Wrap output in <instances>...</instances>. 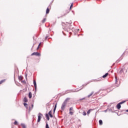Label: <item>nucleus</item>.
Instances as JSON below:
<instances>
[{
  "label": "nucleus",
  "mask_w": 128,
  "mask_h": 128,
  "mask_svg": "<svg viewBox=\"0 0 128 128\" xmlns=\"http://www.w3.org/2000/svg\"><path fill=\"white\" fill-rule=\"evenodd\" d=\"M34 84L35 90H36V80H34Z\"/></svg>",
  "instance_id": "5"
},
{
  "label": "nucleus",
  "mask_w": 128,
  "mask_h": 128,
  "mask_svg": "<svg viewBox=\"0 0 128 128\" xmlns=\"http://www.w3.org/2000/svg\"><path fill=\"white\" fill-rule=\"evenodd\" d=\"M32 92H30L29 94H28L29 98H32Z\"/></svg>",
  "instance_id": "6"
},
{
  "label": "nucleus",
  "mask_w": 128,
  "mask_h": 128,
  "mask_svg": "<svg viewBox=\"0 0 128 128\" xmlns=\"http://www.w3.org/2000/svg\"><path fill=\"white\" fill-rule=\"evenodd\" d=\"M70 100V98H67L65 100L64 102H66H66H68V100Z\"/></svg>",
  "instance_id": "23"
},
{
  "label": "nucleus",
  "mask_w": 128,
  "mask_h": 128,
  "mask_svg": "<svg viewBox=\"0 0 128 128\" xmlns=\"http://www.w3.org/2000/svg\"><path fill=\"white\" fill-rule=\"evenodd\" d=\"M40 43L39 44V45H38V48H37V50H38V48H40Z\"/></svg>",
  "instance_id": "27"
},
{
  "label": "nucleus",
  "mask_w": 128,
  "mask_h": 128,
  "mask_svg": "<svg viewBox=\"0 0 128 128\" xmlns=\"http://www.w3.org/2000/svg\"><path fill=\"white\" fill-rule=\"evenodd\" d=\"M115 78H116V80H117L116 77Z\"/></svg>",
  "instance_id": "30"
},
{
  "label": "nucleus",
  "mask_w": 128,
  "mask_h": 128,
  "mask_svg": "<svg viewBox=\"0 0 128 128\" xmlns=\"http://www.w3.org/2000/svg\"><path fill=\"white\" fill-rule=\"evenodd\" d=\"M108 76V73H106L104 75L102 76V78H106Z\"/></svg>",
  "instance_id": "9"
},
{
  "label": "nucleus",
  "mask_w": 128,
  "mask_h": 128,
  "mask_svg": "<svg viewBox=\"0 0 128 128\" xmlns=\"http://www.w3.org/2000/svg\"><path fill=\"white\" fill-rule=\"evenodd\" d=\"M46 119L48 120H50V117L48 116V114H46Z\"/></svg>",
  "instance_id": "8"
},
{
  "label": "nucleus",
  "mask_w": 128,
  "mask_h": 128,
  "mask_svg": "<svg viewBox=\"0 0 128 128\" xmlns=\"http://www.w3.org/2000/svg\"><path fill=\"white\" fill-rule=\"evenodd\" d=\"M72 6H73V4H72L70 5V8H72Z\"/></svg>",
  "instance_id": "28"
},
{
  "label": "nucleus",
  "mask_w": 128,
  "mask_h": 128,
  "mask_svg": "<svg viewBox=\"0 0 128 128\" xmlns=\"http://www.w3.org/2000/svg\"><path fill=\"white\" fill-rule=\"evenodd\" d=\"M124 102H126V101H123V102H120L119 104H118L116 106V108H118V110H120V108H121V104H124Z\"/></svg>",
  "instance_id": "2"
},
{
  "label": "nucleus",
  "mask_w": 128,
  "mask_h": 128,
  "mask_svg": "<svg viewBox=\"0 0 128 128\" xmlns=\"http://www.w3.org/2000/svg\"><path fill=\"white\" fill-rule=\"evenodd\" d=\"M24 107H25V108H28V104H26V103H24Z\"/></svg>",
  "instance_id": "18"
},
{
  "label": "nucleus",
  "mask_w": 128,
  "mask_h": 128,
  "mask_svg": "<svg viewBox=\"0 0 128 128\" xmlns=\"http://www.w3.org/2000/svg\"><path fill=\"white\" fill-rule=\"evenodd\" d=\"M18 80H22V76H18Z\"/></svg>",
  "instance_id": "14"
},
{
  "label": "nucleus",
  "mask_w": 128,
  "mask_h": 128,
  "mask_svg": "<svg viewBox=\"0 0 128 128\" xmlns=\"http://www.w3.org/2000/svg\"><path fill=\"white\" fill-rule=\"evenodd\" d=\"M46 18H44L43 20H42V24L46 22Z\"/></svg>",
  "instance_id": "16"
},
{
  "label": "nucleus",
  "mask_w": 128,
  "mask_h": 128,
  "mask_svg": "<svg viewBox=\"0 0 128 128\" xmlns=\"http://www.w3.org/2000/svg\"><path fill=\"white\" fill-rule=\"evenodd\" d=\"M21 126H22V128H26V124H22Z\"/></svg>",
  "instance_id": "12"
},
{
  "label": "nucleus",
  "mask_w": 128,
  "mask_h": 128,
  "mask_svg": "<svg viewBox=\"0 0 128 128\" xmlns=\"http://www.w3.org/2000/svg\"><path fill=\"white\" fill-rule=\"evenodd\" d=\"M99 124L100 126H102V120H99Z\"/></svg>",
  "instance_id": "13"
},
{
  "label": "nucleus",
  "mask_w": 128,
  "mask_h": 128,
  "mask_svg": "<svg viewBox=\"0 0 128 128\" xmlns=\"http://www.w3.org/2000/svg\"><path fill=\"white\" fill-rule=\"evenodd\" d=\"M6 82V80H2L1 81H0V84H2V82Z\"/></svg>",
  "instance_id": "17"
},
{
  "label": "nucleus",
  "mask_w": 128,
  "mask_h": 128,
  "mask_svg": "<svg viewBox=\"0 0 128 128\" xmlns=\"http://www.w3.org/2000/svg\"><path fill=\"white\" fill-rule=\"evenodd\" d=\"M90 112H92V110H89L88 112H87V114H90Z\"/></svg>",
  "instance_id": "19"
},
{
  "label": "nucleus",
  "mask_w": 128,
  "mask_h": 128,
  "mask_svg": "<svg viewBox=\"0 0 128 128\" xmlns=\"http://www.w3.org/2000/svg\"><path fill=\"white\" fill-rule=\"evenodd\" d=\"M84 98H83L82 99H80V100H84Z\"/></svg>",
  "instance_id": "29"
},
{
  "label": "nucleus",
  "mask_w": 128,
  "mask_h": 128,
  "mask_svg": "<svg viewBox=\"0 0 128 128\" xmlns=\"http://www.w3.org/2000/svg\"><path fill=\"white\" fill-rule=\"evenodd\" d=\"M24 102H28V98H27L26 97H25V98H24Z\"/></svg>",
  "instance_id": "11"
},
{
  "label": "nucleus",
  "mask_w": 128,
  "mask_h": 128,
  "mask_svg": "<svg viewBox=\"0 0 128 128\" xmlns=\"http://www.w3.org/2000/svg\"><path fill=\"white\" fill-rule=\"evenodd\" d=\"M70 114H71V116H72L74 114V112L70 111Z\"/></svg>",
  "instance_id": "22"
},
{
  "label": "nucleus",
  "mask_w": 128,
  "mask_h": 128,
  "mask_svg": "<svg viewBox=\"0 0 128 128\" xmlns=\"http://www.w3.org/2000/svg\"><path fill=\"white\" fill-rule=\"evenodd\" d=\"M46 128H50V127L48 126V123H46Z\"/></svg>",
  "instance_id": "21"
},
{
  "label": "nucleus",
  "mask_w": 128,
  "mask_h": 128,
  "mask_svg": "<svg viewBox=\"0 0 128 128\" xmlns=\"http://www.w3.org/2000/svg\"><path fill=\"white\" fill-rule=\"evenodd\" d=\"M50 12V8H47L46 10V14H48Z\"/></svg>",
  "instance_id": "15"
},
{
  "label": "nucleus",
  "mask_w": 128,
  "mask_h": 128,
  "mask_svg": "<svg viewBox=\"0 0 128 128\" xmlns=\"http://www.w3.org/2000/svg\"><path fill=\"white\" fill-rule=\"evenodd\" d=\"M48 114L50 118H52V111H50Z\"/></svg>",
  "instance_id": "7"
},
{
  "label": "nucleus",
  "mask_w": 128,
  "mask_h": 128,
  "mask_svg": "<svg viewBox=\"0 0 128 128\" xmlns=\"http://www.w3.org/2000/svg\"><path fill=\"white\" fill-rule=\"evenodd\" d=\"M94 82H98V80H94Z\"/></svg>",
  "instance_id": "33"
},
{
  "label": "nucleus",
  "mask_w": 128,
  "mask_h": 128,
  "mask_svg": "<svg viewBox=\"0 0 128 128\" xmlns=\"http://www.w3.org/2000/svg\"><path fill=\"white\" fill-rule=\"evenodd\" d=\"M42 113H39L38 120V122H40V118H42Z\"/></svg>",
  "instance_id": "3"
},
{
  "label": "nucleus",
  "mask_w": 128,
  "mask_h": 128,
  "mask_svg": "<svg viewBox=\"0 0 128 128\" xmlns=\"http://www.w3.org/2000/svg\"><path fill=\"white\" fill-rule=\"evenodd\" d=\"M14 124H18V122L15 121V122H14Z\"/></svg>",
  "instance_id": "26"
},
{
  "label": "nucleus",
  "mask_w": 128,
  "mask_h": 128,
  "mask_svg": "<svg viewBox=\"0 0 128 128\" xmlns=\"http://www.w3.org/2000/svg\"><path fill=\"white\" fill-rule=\"evenodd\" d=\"M66 106V101H64V102L62 104V105L61 106L62 110H64Z\"/></svg>",
  "instance_id": "1"
},
{
  "label": "nucleus",
  "mask_w": 128,
  "mask_h": 128,
  "mask_svg": "<svg viewBox=\"0 0 128 128\" xmlns=\"http://www.w3.org/2000/svg\"><path fill=\"white\" fill-rule=\"evenodd\" d=\"M31 56H40V54L38 52H33Z\"/></svg>",
  "instance_id": "4"
},
{
  "label": "nucleus",
  "mask_w": 128,
  "mask_h": 128,
  "mask_svg": "<svg viewBox=\"0 0 128 128\" xmlns=\"http://www.w3.org/2000/svg\"><path fill=\"white\" fill-rule=\"evenodd\" d=\"M94 92H92L90 93V94H89V95L88 96V98H90V97L92 96V94H94Z\"/></svg>",
  "instance_id": "10"
},
{
  "label": "nucleus",
  "mask_w": 128,
  "mask_h": 128,
  "mask_svg": "<svg viewBox=\"0 0 128 128\" xmlns=\"http://www.w3.org/2000/svg\"><path fill=\"white\" fill-rule=\"evenodd\" d=\"M83 116H86V113L85 112H83Z\"/></svg>",
  "instance_id": "24"
},
{
  "label": "nucleus",
  "mask_w": 128,
  "mask_h": 128,
  "mask_svg": "<svg viewBox=\"0 0 128 128\" xmlns=\"http://www.w3.org/2000/svg\"><path fill=\"white\" fill-rule=\"evenodd\" d=\"M126 112H128V110H126Z\"/></svg>",
  "instance_id": "31"
},
{
  "label": "nucleus",
  "mask_w": 128,
  "mask_h": 128,
  "mask_svg": "<svg viewBox=\"0 0 128 128\" xmlns=\"http://www.w3.org/2000/svg\"><path fill=\"white\" fill-rule=\"evenodd\" d=\"M32 108H34V104H32Z\"/></svg>",
  "instance_id": "32"
},
{
  "label": "nucleus",
  "mask_w": 128,
  "mask_h": 128,
  "mask_svg": "<svg viewBox=\"0 0 128 128\" xmlns=\"http://www.w3.org/2000/svg\"><path fill=\"white\" fill-rule=\"evenodd\" d=\"M73 110L72 107H71V108H70V111L71 112V110Z\"/></svg>",
  "instance_id": "25"
},
{
  "label": "nucleus",
  "mask_w": 128,
  "mask_h": 128,
  "mask_svg": "<svg viewBox=\"0 0 128 128\" xmlns=\"http://www.w3.org/2000/svg\"><path fill=\"white\" fill-rule=\"evenodd\" d=\"M46 38L47 39V38H48V37H46Z\"/></svg>",
  "instance_id": "34"
},
{
  "label": "nucleus",
  "mask_w": 128,
  "mask_h": 128,
  "mask_svg": "<svg viewBox=\"0 0 128 128\" xmlns=\"http://www.w3.org/2000/svg\"><path fill=\"white\" fill-rule=\"evenodd\" d=\"M56 104L55 106H54V112H56Z\"/></svg>",
  "instance_id": "20"
}]
</instances>
